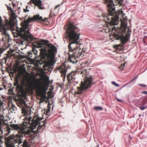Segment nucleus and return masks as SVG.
<instances>
[{
  "label": "nucleus",
  "instance_id": "obj_1",
  "mask_svg": "<svg viewBox=\"0 0 147 147\" xmlns=\"http://www.w3.org/2000/svg\"><path fill=\"white\" fill-rule=\"evenodd\" d=\"M42 119L41 118L38 117H35L32 119L31 117H29L26 120V122H24L22 123V125L19 126L18 124H12L11 126L12 128L18 131V132L19 135H17H17L19 137L23 135L25 136L32 133L37 134L41 131L44 128L46 124L45 120L43 122L42 125L39 124L37 130L35 131H34V129L39 124L40 121Z\"/></svg>",
  "mask_w": 147,
  "mask_h": 147
},
{
  "label": "nucleus",
  "instance_id": "obj_2",
  "mask_svg": "<svg viewBox=\"0 0 147 147\" xmlns=\"http://www.w3.org/2000/svg\"><path fill=\"white\" fill-rule=\"evenodd\" d=\"M44 81L43 85L38 82H36L33 83V85H29L28 87H26L25 89H24V87L25 86L24 83H23L22 85L20 86L18 80H16L14 85L16 86V89L24 96H26L28 94L32 93L33 90L34 89L37 95L41 97L40 101L42 100L43 102L45 99L47 98L46 94L47 89V86L49 83V77L46 75L45 76Z\"/></svg>",
  "mask_w": 147,
  "mask_h": 147
},
{
  "label": "nucleus",
  "instance_id": "obj_3",
  "mask_svg": "<svg viewBox=\"0 0 147 147\" xmlns=\"http://www.w3.org/2000/svg\"><path fill=\"white\" fill-rule=\"evenodd\" d=\"M32 51L36 55L37 53V51L35 48H40L41 54L43 57H47L51 60H53L55 57V54L57 52L56 47L53 45L48 43L47 40H41L40 42L36 44H33Z\"/></svg>",
  "mask_w": 147,
  "mask_h": 147
},
{
  "label": "nucleus",
  "instance_id": "obj_4",
  "mask_svg": "<svg viewBox=\"0 0 147 147\" xmlns=\"http://www.w3.org/2000/svg\"><path fill=\"white\" fill-rule=\"evenodd\" d=\"M47 18L42 19V17L39 16V15H34L32 18H28L21 24L22 28H19L18 27H17L16 31L17 35L20 36H24L26 38H29L30 39L32 40L33 36L30 34L28 30L29 23L36 20L40 21L42 22L47 21Z\"/></svg>",
  "mask_w": 147,
  "mask_h": 147
},
{
  "label": "nucleus",
  "instance_id": "obj_5",
  "mask_svg": "<svg viewBox=\"0 0 147 147\" xmlns=\"http://www.w3.org/2000/svg\"><path fill=\"white\" fill-rule=\"evenodd\" d=\"M66 29L65 33L69 42L67 47L71 49L73 45L79 44V40L80 35V30L74 25L73 22H69Z\"/></svg>",
  "mask_w": 147,
  "mask_h": 147
},
{
  "label": "nucleus",
  "instance_id": "obj_6",
  "mask_svg": "<svg viewBox=\"0 0 147 147\" xmlns=\"http://www.w3.org/2000/svg\"><path fill=\"white\" fill-rule=\"evenodd\" d=\"M80 44H78L73 45V47H71V49L68 47L69 60L73 63L77 62V58L82 57L86 53V49L83 48L81 49L80 47Z\"/></svg>",
  "mask_w": 147,
  "mask_h": 147
},
{
  "label": "nucleus",
  "instance_id": "obj_7",
  "mask_svg": "<svg viewBox=\"0 0 147 147\" xmlns=\"http://www.w3.org/2000/svg\"><path fill=\"white\" fill-rule=\"evenodd\" d=\"M22 142L20 137L18 135L14 136L13 134L9 136L5 139V143L7 147H15L17 146L20 147L22 146L23 147H30L29 143L25 140L22 144Z\"/></svg>",
  "mask_w": 147,
  "mask_h": 147
},
{
  "label": "nucleus",
  "instance_id": "obj_8",
  "mask_svg": "<svg viewBox=\"0 0 147 147\" xmlns=\"http://www.w3.org/2000/svg\"><path fill=\"white\" fill-rule=\"evenodd\" d=\"M11 13L9 19V21L7 19L5 20V26H2V18L0 16V25L2 26V29L3 31V34L6 38V40L7 39H8L9 38L8 34L6 33V30L9 28H13L14 25L15 20L17 16L12 10H11Z\"/></svg>",
  "mask_w": 147,
  "mask_h": 147
},
{
  "label": "nucleus",
  "instance_id": "obj_9",
  "mask_svg": "<svg viewBox=\"0 0 147 147\" xmlns=\"http://www.w3.org/2000/svg\"><path fill=\"white\" fill-rule=\"evenodd\" d=\"M92 77L90 76H86L83 81L81 82L80 87H78V92L77 93L78 94L82 93L83 90L86 89L90 86L92 84Z\"/></svg>",
  "mask_w": 147,
  "mask_h": 147
},
{
  "label": "nucleus",
  "instance_id": "obj_10",
  "mask_svg": "<svg viewBox=\"0 0 147 147\" xmlns=\"http://www.w3.org/2000/svg\"><path fill=\"white\" fill-rule=\"evenodd\" d=\"M77 72L72 71L68 74L67 76V80L68 84L69 85L73 83L75 80Z\"/></svg>",
  "mask_w": 147,
  "mask_h": 147
},
{
  "label": "nucleus",
  "instance_id": "obj_11",
  "mask_svg": "<svg viewBox=\"0 0 147 147\" xmlns=\"http://www.w3.org/2000/svg\"><path fill=\"white\" fill-rule=\"evenodd\" d=\"M30 2L34 4L37 6L39 9L42 10L44 9L42 4V1L41 0H30Z\"/></svg>",
  "mask_w": 147,
  "mask_h": 147
},
{
  "label": "nucleus",
  "instance_id": "obj_12",
  "mask_svg": "<svg viewBox=\"0 0 147 147\" xmlns=\"http://www.w3.org/2000/svg\"><path fill=\"white\" fill-rule=\"evenodd\" d=\"M60 70V72L61 74V76L63 77V80H65V75L67 69L64 64H62L57 68Z\"/></svg>",
  "mask_w": 147,
  "mask_h": 147
},
{
  "label": "nucleus",
  "instance_id": "obj_13",
  "mask_svg": "<svg viewBox=\"0 0 147 147\" xmlns=\"http://www.w3.org/2000/svg\"><path fill=\"white\" fill-rule=\"evenodd\" d=\"M140 106L139 108L142 110L147 108V96L143 99Z\"/></svg>",
  "mask_w": 147,
  "mask_h": 147
},
{
  "label": "nucleus",
  "instance_id": "obj_14",
  "mask_svg": "<svg viewBox=\"0 0 147 147\" xmlns=\"http://www.w3.org/2000/svg\"><path fill=\"white\" fill-rule=\"evenodd\" d=\"M52 65V63L51 61H48L45 62L44 66L45 67H47L49 69V70H50L51 69V67Z\"/></svg>",
  "mask_w": 147,
  "mask_h": 147
},
{
  "label": "nucleus",
  "instance_id": "obj_15",
  "mask_svg": "<svg viewBox=\"0 0 147 147\" xmlns=\"http://www.w3.org/2000/svg\"><path fill=\"white\" fill-rule=\"evenodd\" d=\"M118 15L119 16H125V14L123 13V12L121 10H119L118 11Z\"/></svg>",
  "mask_w": 147,
  "mask_h": 147
},
{
  "label": "nucleus",
  "instance_id": "obj_16",
  "mask_svg": "<svg viewBox=\"0 0 147 147\" xmlns=\"http://www.w3.org/2000/svg\"><path fill=\"white\" fill-rule=\"evenodd\" d=\"M20 104L22 106H26V103L24 100H21L20 102Z\"/></svg>",
  "mask_w": 147,
  "mask_h": 147
},
{
  "label": "nucleus",
  "instance_id": "obj_17",
  "mask_svg": "<svg viewBox=\"0 0 147 147\" xmlns=\"http://www.w3.org/2000/svg\"><path fill=\"white\" fill-rule=\"evenodd\" d=\"M94 109L96 110H102L103 109L100 107H94Z\"/></svg>",
  "mask_w": 147,
  "mask_h": 147
},
{
  "label": "nucleus",
  "instance_id": "obj_18",
  "mask_svg": "<svg viewBox=\"0 0 147 147\" xmlns=\"http://www.w3.org/2000/svg\"><path fill=\"white\" fill-rule=\"evenodd\" d=\"M125 63H123V64H121L120 66L119 67V68L121 70H122L123 69V67L125 66Z\"/></svg>",
  "mask_w": 147,
  "mask_h": 147
},
{
  "label": "nucleus",
  "instance_id": "obj_19",
  "mask_svg": "<svg viewBox=\"0 0 147 147\" xmlns=\"http://www.w3.org/2000/svg\"><path fill=\"white\" fill-rule=\"evenodd\" d=\"M49 105L47 107L48 109H47V110H46L45 111V113L46 114H47L48 113H49L50 112V107L49 106Z\"/></svg>",
  "mask_w": 147,
  "mask_h": 147
},
{
  "label": "nucleus",
  "instance_id": "obj_20",
  "mask_svg": "<svg viewBox=\"0 0 147 147\" xmlns=\"http://www.w3.org/2000/svg\"><path fill=\"white\" fill-rule=\"evenodd\" d=\"M3 117L0 115V126L1 125L3 121Z\"/></svg>",
  "mask_w": 147,
  "mask_h": 147
},
{
  "label": "nucleus",
  "instance_id": "obj_21",
  "mask_svg": "<svg viewBox=\"0 0 147 147\" xmlns=\"http://www.w3.org/2000/svg\"><path fill=\"white\" fill-rule=\"evenodd\" d=\"M22 113L24 114H26L27 113L26 109L24 108H22Z\"/></svg>",
  "mask_w": 147,
  "mask_h": 147
},
{
  "label": "nucleus",
  "instance_id": "obj_22",
  "mask_svg": "<svg viewBox=\"0 0 147 147\" xmlns=\"http://www.w3.org/2000/svg\"><path fill=\"white\" fill-rule=\"evenodd\" d=\"M112 84L113 85H114V86H115L116 87H119V85L117 84L114 81H113V82H111Z\"/></svg>",
  "mask_w": 147,
  "mask_h": 147
},
{
  "label": "nucleus",
  "instance_id": "obj_23",
  "mask_svg": "<svg viewBox=\"0 0 147 147\" xmlns=\"http://www.w3.org/2000/svg\"><path fill=\"white\" fill-rule=\"evenodd\" d=\"M86 70H84L83 71H81L80 74L83 76L84 74H86Z\"/></svg>",
  "mask_w": 147,
  "mask_h": 147
},
{
  "label": "nucleus",
  "instance_id": "obj_24",
  "mask_svg": "<svg viewBox=\"0 0 147 147\" xmlns=\"http://www.w3.org/2000/svg\"><path fill=\"white\" fill-rule=\"evenodd\" d=\"M138 85L139 86H142V87H145L146 86V85L143 84H138Z\"/></svg>",
  "mask_w": 147,
  "mask_h": 147
},
{
  "label": "nucleus",
  "instance_id": "obj_25",
  "mask_svg": "<svg viewBox=\"0 0 147 147\" xmlns=\"http://www.w3.org/2000/svg\"><path fill=\"white\" fill-rule=\"evenodd\" d=\"M28 6H27L26 7V9H24V12H28L29 11V10L27 9V8Z\"/></svg>",
  "mask_w": 147,
  "mask_h": 147
},
{
  "label": "nucleus",
  "instance_id": "obj_26",
  "mask_svg": "<svg viewBox=\"0 0 147 147\" xmlns=\"http://www.w3.org/2000/svg\"><path fill=\"white\" fill-rule=\"evenodd\" d=\"M9 92L11 94H12V93L13 92V90L12 89H10L9 90Z\"/></svg>",
  "mask_w": 147,
  "mask_h": 147
},
{
  "label": "nucleus",
  "instance_id": "obj_27",
  "mask_svg": "<svg viewBox=\"0 0 147 147\" xmlns=\"http://www.w3.org/2000/svg\"><path fill=\"white\" fill-rule=\"evenodd\" d=\"M142 93L146 94H147V92L146 91H144L142 92Z\"/></svg>",
  "mask_w": 147,
  "mask_h": 147
},
{
  "label": "nucleus",
  "instance_id": "obj_28",
  "mask_svg": "<svg viewBox=\"0 0 147 147\" xmlns=\"http://www.w3.org/2000/svg\"><path fill=\"white\" fill-rule=\"evenodd\" d=\"M117 100L119 101V102H122V100H120V99H118V98H117Z\"/></svg>",
  "mask_w": 147,
  "mask_h": 147
},
{
  "label": "nucleus",
  "instance_id": "obj_29",
  "mask_svg": "<svg viewBox=\"0 0 147 147\" xmlns=\"http://www.w3.org/2000/svg\"><path fill=\"white\" fill-rule=\"evenodd\" d=\"M59 6V5H57L55 7V9H56Z\"/></svg>",
  "mask_w": 147,
  "mask_h": 147
},
{
  "label": "nucleus",
  "instance_id": "obj_30",
  "mask_svg": "<svg viewBox=\"0 0 147 147\" xmlns=\"http://www.w3.org/2000/svg\"><path fill=\"white\" fill-rule=\"evenodd\" d=\"M129 140H130L132 139V137H131L130 135H129Z\"/></svg>",
  "mask_w": 147,
  "mask_h": 147
},
{
  "label": "nucleus",
  "instance_id": "obj_31",
  "mask_svg": "<svg viewBox=\"0 0 147 147\" xmlns=\"http://www.w3.org/2000/svg\"><path fill=\"white\" fill-rule=\"evenodd\" d=\"M135 78H134L133 79H132V80H131V82H132L135 79Z\"/></svg>",
  "mask_w": 147,
  "mask_h": 147
},
{
  "label": "nucleus",
  "instance_id": "obj_32",
  "mask_svg": "<svg viewBox=\"0 0 147 147\" xmlns=\"http://www.w3.org/2000/svg\"><path fill=\"white\" fill-rule=\"evenodd\" d=\"M13 109V108H10V110H11V109Z\"/></svg>",
  "mask_w": 147,
  "mask_h": 147
},
{
  "label": "nucleus",
  "instance_id": "obj_33",
  "mask_svg": "<svg viewBox=\"0 0 147 147\" xmlns=\"http://www.w3.org/2000/svg\"><path fill=\"white\" fill-rule=\"evenodd\" d=\"M28 53L29 54H30V52H28Z\"/></svg>",
  "mask_w": 147,
  "mask_h": 147
},
{
  "label": "nucleus",
  "instance_id": "obj_34",
  "mask_svg": "<svg viewBox=\"0 0 147 147\" xmlns=\"http://www.w3.org/2000/svg\"><path fill=\"white\" fill-rule=\"evenodd\" d=\"M2 40H3H3L4 39V38H2Z\"/></svg>",
  "mask_w": 147,
  "mask_h": 147
},
{
  "label": "nucleus",
  "instance_id": "obj_35",
  "mask_svg": "<svg viewBox=\"0 0 147 147\" xmlns=\"http://www.w3.org/2000/svg\"><path fill=\"white\" fill-rule=\"evenodd\" d=\"M120 46V45H118V46Z\"/></svg>",
  "mask_w": 147,
  "mask_h": 147
},
{
  "label": "nucleus",
  "instance_id": "obj_36",
  "mask_svg": "<svg viewBox=\"0 0 147 147\" xmlns=\"http://www.w3.org/2000/svg\"><path fill=\"white\" fill-rule=\"evenodd\" d=\"M111 34H110V36H111Z\"/></svg>",
  "mask_w": 147,
  "mask_h": 147
}]
</instances>
